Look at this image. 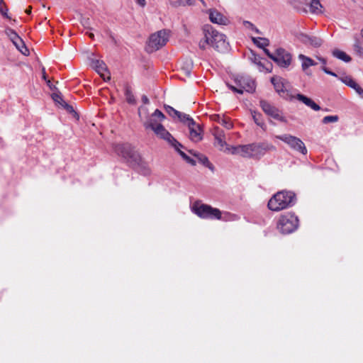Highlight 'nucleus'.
I'll return each instance as SVG.
<instances>
[{
    "instance_id": "nucleus-1",
    "label": "nucleus",
    "mask_w": 363,
    "mask_h": 363,
    "mask_svg": "<svg viewBox=\"0 0 363 363\" xmlns=\"http://www.w3.org/2000/svg\"><path fill=\"white\" fill-rule=\"evenodd\" d=\"M274 150H276L275 146L267 142L231 147V153L233 155L257 160L263 157L267 152Z\"/></svg>"
},
{
    "instance_id": "nucleus-2",
    "label": "nucleus",
    "mask_w": 363,
    "mask_h": 363,
    "mask_svg": "<svg viewBox=\"0 0 363 363\" xmlns=\"http://www.w3.org/2000/svg\"><path fill=\"white\" fill-rule=\"evenodd\" d=\"M296 195L292 191H281L275 194L268 202V208L273 211H279L293 206Z\"/></svg>"
},
{
    "instance_id": "nucleus-3",
    "label": "nucleus",
    "mask_w": 363,
    "mask_h": 363,
    "mask_svg": "<svg viewBox=\"0 0 363 363\" xmlns=\"http://www.w3.org/2000/svg\"><path fill=\"white\" fill-rule=\"evenodd\" d=\"M191 211L197 215L199 217L204 219H218L222 220V213L218 208H213L212 206L202 203L201 201H196L191 207ZM228 218H223L227 220L228 219H233L235 215L226 213Z\"/></svg>"
},
{
    "instance_id": "nucleus-4",
    "label": "nucleus",
    "mask_w": 363,
    "mask_h": 363,
    "mask_svg": "<svg viewBox=\"0 0 363 363\" xmlns=\"http://www.w3.org/2000/svg\"><path fill=\"white\" fill-rule=\"evenodd\" d=\"M139 116L146 130L150 129L152 131L162 125L165 116L159 110L156 109L151 115H147L145 108L139 109Z\"/></svg>"
},
{
    "instance_id": "nucleus-5",
    "label": "nucleus",
    "mask_w": 363,
    "mask_h": 363,
    "mask_svg": "<svg viewBox=\"0 0 363 363\" xmlns=\"http://www.w3.org/2000/svg\"><path fill=\"white\" fill-rule=\"evenodd\" d=\"M114 151L130 164H139L141 161L140 155L130 144H117L114 147Z\"/></svg>"
},
{
    "instance_id": "nucleus-6",
    "label": "nucleus",
    "mask_w": 363,
    "mask_h": 363,
    "mask_svg": "<svg viewBox=\"0 0 363 363\" xmlns=\"http://www.w3.org/2000/svg\"><path fill=\"white\" fill-rule=\"evenodd\" d=\"M236 86L228 84V87L234 92L242 94L244 91L252 93L255 91V82L248 76H238L235 78Z\"/></svg>"
},
{
    "instance_id": "nucleus-7",
    "label": "nucleus",
    "mask_w": 363,
    "mask_h": 363,
    "mask_svg": "<svg viewBox=\"0 0 363 363\" xmlns=\"http://www.w3.org/2000/svg\"><path fill=\"white\" fill-rule=\"evenodd\" d=\"M298 219L296 216L291 213L282 215L278 222L277 228L283 234H289L297 229Z\"/></svg>"
},
{
    "instance_id": "nucleus-8",
    "label": "nucleus",
    "mask_w": 363,
    "mask_h": 363,
    "mask_svg": "<svg viewBox=\"0 0 363 363\" xmlns=\"http://www.w3.org/2000/svg\"><path fill=\"white\" fill-rule=\"evenodd\" d=\"M169 34L166 30H160L152 34L147 42L146 50L148 52L158 50L168 41Z\"/></svg>"
},
{
    "instance_id": "nucleus-9",
    "label": "nucleus",
    "mask_w": 363,
    "mask_h": 363,
    "mask_svg": "<svg viewBox=\"0 0 363 363\" xmlns=\"http://www.w3.org/2000/svg\"><path fill=\"white\" fill-rule=\"evenodd\" d=\"M275 138L287 144L294 150L299 152L303 155H306L307 149L303 141L298 138L290 134L276 135Z\"/></svg>"
},
{
    "instance_id": "nucleus-10",
    "label": "nucleus",
    "mask_w": 363,
    "mask_h": 363,
    "mask_svg": "<svg viewBox=\"0 0 363 363\" xmlns=\"http://www.w3.org/2000/svg\"><path fill=\"white\" fill-rule=\"evenodd\" d=\"M211 46L218 52H226L229 48V43L226 40V36L213 28H211Z\"/></svg>"
},
{
    "instance_id": "nucleus-11",
    "label": "nucleus",
    "mask_w": 363,
    "mask_h": 363,
    "mask_svg": "<svg viewBox=\"0 0 363 363\" xmlns=\"http://www.w3.org/2000/svg\"><path fill=\"white\" fill-rule=\"evenodd\" d=\"M260 106L262 111L268 116H271L275 120H277L281 122H286V119L285 116L283 115L282 112L279 110L277 108L269 104L265 100H261L259 101Z\"/></svg>"
},
{
    "instance_id": "nucleus-12",
    "label": "nucleus",
    "mask_w": 363,
    "mask_h": 363,
    "mask_svg": "<svg viewBox=\"0 0 363 363\" xmlns=\"http://www.w3.org/2000/svg\"><path fill=\"white\" fill-rule=\"evenodd\" d=\"M280 67L287 68L291 63L292 55L284 48H278L275 51L273 60Z\"/></svg>"
},
{
    "instance_id": "nucleus-13",
    "label": "nucleus",
    "mask_w": 363,
    "mask_h": 363,
    "mask_svg": "<svg viewBox=\"0 0 363 363\" xmlns=\"http://www.w3.org/2000/svg\"><path fill=\"white\" fill-rule=\"evenodd\" d=\"M154 133L160 138L166 140L169 144L173 146L175 149H178V146H182V144L179 143L166 128L162 125H160L158 128L153 130Z\"/></svg>"
},
{
    "instance_id": "nucleus-14",
    "label": "nucleus",
    "mask_w": 363,
    "mask_h": 363,
    "mask_svg": "<svg viewBox=\"0 0 363 363\" xmlns=\"http://www.w3.org/2000/svg\"><path fill=\"white\" fill-rule=\"evenodd\" d=\"M213 135L215 138L214 144L220 150L231 152V147H228L225 142V136L223 130L216 127L214 128Z\"/></svg>"
},
{
    "instance_id": "nucleus-15",
    "label": "nucleus",
    "mask_w": 363,
    "mask_h": 363,
    "mask_svg": "<svg viewBox=\"0 0 363 363\" xmlns=\"http://www.w3.org/2000/svg\"><path fill=\"white\" fill-rule=\"evenodd\" d=\"M207 13L209 15V19L211 22L213 23L226 26L230 23V21L224 16L223 13L219 12L218 10L215 9H211L207 11Z\"/></svg>"
},
{
    "instance_id": "nucleus-16",
    "label": "nucleus",
    "mask_w": 363,
    "mask_h": 363,
    "mask_svg": "<svg viewBox=\"0 0 363 363\" xmlns=\"http://www.w3.org/2000/svg\"><path fill=\"white\" fill-rule=\"evenodd\" d=\"M299 40L308 46L319 48L323 44V40L316 36L308 35L306 34H300Z\"/></svg>"
},
{
    "instance_id": "nucleus-17",
    "label": "nucleus",
    "mask_w": 363,
    "mask_h": 363,
    "mask_svg": "<svg viewBox=\"0 0 363 363\" xmlns=\"http://www.w3.org/2000/svg\"><path fill=\"white\" fill-rule=\"evenodd\" d=\"M271 82L274 85V87L276 91L281 95L287 91V88L289 87V83L282 77H273L271 79Z\"/></svg>"
},
{
    "instance_id": "nucleus-18",
    "label": "nucleus",
    "mask_w": 363,
    "mask_h": 363,
    "mask_svg": "<svg viewBox=\"0 0 363 363\" xmlns=\"http://www.w3.org/2000/svg\"><path fill=\"white\" fill-rule=\"evenodd\" d=\"M189 129V138L194 142H199L202 139L201 128L194 121H191L188 125Z\"/></svg>"
},
{
    "instance_id": "nucleus-19",
    "label": "nucleus",
    "mask_w": 363,
    "mask_h": 363,
    "mask_svg": "<svg viewBox=\"0 0 363 363\" xmlns=\"http://www.w3.org/2000/svg\"><path fill=\"white\" fill-rule=\"evenodd\" d=\"M92 65L95 70L101 75V77L104 80H106V79H110V77L108 75V73H106V66L103 61L99 60H94L92 62Z\"/></svg>"
},
{
    "instance_id": "nucleus-20",
    "label": "nucleus",
    "mask_w": 363,
    "mask_h": 363,
    "mask_svg": "<svg viewBox=\"0 0 363 363\" xmlns=\"http://www.w3.org/2000/svg\"><path fill=\"white\" fill-rule=\"evenodd\" d=\"M211 28L204 29L203 34L204 36L202 39L200 40L199 43V47L200 49L204 50L206 49L208 45H211Z\"/></svg>"
},
{
    "instance_id": "nucleus-21",
    "label": "nucleus",
    "mask_w": 363,
    "mask_h": 363,
    "mask_svg": "<svg viewBox=\"0 0 363 363\" xmlns=\"http://www.w3.org/2000/svg\"><path fill=\"white\" fill-rule=\"evenodd\" d=\"M211 117L212 121L218 122L228 130L233 127V125L229 118H225L224 116L218 114L213 115Z\"/></svg>"
},
{
    "instance_id": "nucleus-22",
    "label": "nucleus",
    "mask_w": 363,
    "mask_h": 363,
    "mask_svg": "<svg viewBox=\"0 0 363 363\" xmlns=\"http://www.w3.org/2000/svg\"><path fill=\"white\" fill-rule=\"evenodd\" d=\"M251 115L256 125L260 127L263 130H266L267 125L264 121L262 115L260 113L252 110L251 111Z\"/></svg>"
},
{
    "instance_id": "nucleus-23",
    "label": "nucleus",
    "mask_w": 363,
    "mask_h": 363,
    "mask_svg": "<svg viewBox=\"0 0 363 363\" xmlns=\"http://www.w3.org/2000/svg\"><path fill=\"white\" fill-rule=\"evenodd\" d=\"M298 59L301 60V67L303 71H306L311 66L316 65V62H315L311 58L303 54H300L298 55Z\"/></svg>"
},
{
    "instance_id": "nucleus-24",
    "label": "nucleus",
    "mask_w": 363,
    "mask_h": 363,
    "mask_svg": "<svg viewBox=\"0 0 363 363\" xmlns=\"http://www.w3.org/2000/svg\"><path fill=\"white\" fill-rule=\"evenodd\" d=\"M310 11L313 14H321L323 13V6L319 0H311L309 4Z\"/></svg>"
},
{
    "instance_id": "nucleus-25",
    "label": "nucleus",
    "mask_w": 363,
    "mask_h": 363,
    "mask_svg": "<svg viewBox=\"0 0 363 363\" xmlns=\"http://www.w3.org/2000/svg\"><path fill=\"white\" fill-rule=\"evenodd\" d=\"M251 61L257 66L258 69L260 72H262L264 70L269 71L268 68L265 67V65L263 62L262 58H261L260 56L252 54V56L250 57Z\"/></svg>"
},
{
    "instance_id": "nucleus-26",
    "label": "nucleus",
    "mask_w": 363,
    "mask_h": 363,
    "mask_svg": "<svg viewBox=\"0 0 363 363\" xmlns=\"http://www.w3.org/2000/svg\"><path fill=\"white\" fill-rule=\"evenodd\" d=\"M332 53L335 57H336L340 60H342L345 62H349L351 61V57L342 50L335 49L333 51Z\"/></svg>"
},
{
    "instance_id": "nucleus-27",
    "label": "nucleus",
    "mask_w": 363,
    "mask_h": 363,
    "mask_svg": "<svg viewBox=\"0 0 363 363\" xmlns=\"http://www.w3.org/2000/svg\"><path fill=\"white\" fill-rule=\"evenodd\" d=\"M13 44L18 49V50H19L23 55H29V51H28V48H26L24 42L23 41V40L21 38H19V41H15Z\"/></svg>"
},
{
    "instance_id": "nucleus-28",
    "label": "nucleus",
    "mask_w": 363,
    "mask_h": 363,
    "mask_svg": "<svg viewBox=\"0 0 363 363\" xmlns=\"http://www.w3.org/2000/svg\"><path fill=\"white\" fill-rule=\"evenodd\" d=\"M252 42L259 48H264L268 46L269 44V41L268 39L264 38H252Z\"/></svg>"
},
{
    "instance_id": "nucleus-29",
    "label": "nucleus",
    "mask_w": 363,
    "mask_h": 363,
    "mask_svg": "<svg viewBox=\"0 0 363 363\" xmlns=\"http://www.w3.org/2000/svg\"><path fill=\"white\" fill-rule=\"evenodd\" d=\"M190 153L192 154L194 156H195L197 158L198 161L199 162H201L202 164H203L206 167H210L211 164L208 161V159L206 156H204L200 153L193 152L191 150L190 151Z\"/></svg>"
},
{
    "instance_id": "nucleus-30",
    "label": "nucleus",
    "mask_w": 363,
    "mask_h": 363,
    "mask_svg": "<svg viewBox=\"0 0 363 363\" xmlns=\"http://www.w3.org/2000/svg\"><path fill=\"white\" fill-rule=\"evenodd\" d=\"M193 67V62L191 60H186L182 66V69L186 76H190Z\"/></svg>"
},
{
    "instance_id": "nucleus-31",
    "label": "nucleus",
    "mask_w": 363,
    "mask_h": 363,
    "mask_svg": "<svg viewBox=\"0 0 363 363\" xmlns=\"http://www.w3.org/2000/svg\"><path fill=\"white\" fill-rule=\"evenodd\" d=\"M5 33L13 43L15 41H19V38L21 37L16 33V32L14 30L8 28L5 30Z\"/></svg>"
},
{
    "instance_id": "nucleus-32",
    "label": "nucleus",
    "mask_w": 363,
    "mask_h": 363,
    "mask_svg": "<svg viewBox=\"0 0 363 363\" xmlns=\"http://www.w3.org/2000/svg\"><path fill=\"white\" fill-rule=\"evenodd\" d=\"M339 79L352 89L355 88V85L357 84V82L349 76L340 77Z\"/></svg>"
},
{
    "instance_id": "nucleus-33",
    "label": "nucleus",
    "mask_w": 363,
    "mask_h": 363,
    "mask_svg": "<svg viewBox=\"0 0 363 363\" xmlns=\"http://www.w3.org/2000/svg\"><path fill=\"white\" fill-rule=\"evenodd\" d=\"M242 25L246 30H252L257 34L260 33L259 30L250 21H243Z\"/></svg>"
},
{
    "instance_id": "nucleus-34",
    "label": "nucleus",
    "mask_w": 363,
    "mask_h": 363,
    "mask_svg": "<svg viewBox=\"0 0 363 363\" xmlns=\"http://www.w3.org/2000/svg\"><path fill=\"white\" fill-rule=\"evenodd\" d=\"M177 117L180 121L183 122L187 125H189V124L191 123V121H194L193 118H191L189 115L182 113L181 112L179 113Z\"/></svg>"
},
{
    "instance_id": "nucleus-35",
    "label": "nucleus",
    "mask_w": 363,
    "mask_h": 363,
    "mask_svg": "<svg viewBox=\"0 0 363 363\" xmlns=\"http://www.w3.org/2000/svg\"><path fill=\"white\" fill-rule=\"evenodd\" d=\"M294 97L296 99H298V101H301L303 104H304L307 106H308V105H310L309 104L311 103V101L312 100L311 99H310L303 94H296Z\"/></svg>"
},
{
    "instance_id": "nucleus-36",
    "label": "nucleus",
    "mask_w": 363,
    "mask_h": 363,
    "mask_svg": "<svg viewBox=\"0 0 363 363\" xmlns=\"http://www.w3.org/2000/svg\"><path fill=\"white\" fill-rule=\"evenodd\" d=\"M338 120H339V117L336 115L335 116H327L323 118L322 122L324 124H327L329 123H336L338 121Z\"/></svg>"
},
{
    "instance_id": "nucleus-37",
    "label": "nucleus",
    "mask_w": 363,
    "mask_h": 363,
    "mask_svg": "<svg viewBox=\"0 0 363 363\" xmlns=\"http://www.w3.org/2000/svg\"><path fill=\"white\" fill-rule=\"evenodd\" d=\"M141 162L142 161H140L139 164H137L138 165H139L140 167L141 173L144 175L150 174V168L147 167V165L146 164L142 163ZM133 164L135 165L136 164Z\"/></svg>"
},
{
    "instance_id": "nucleus-38",
    "label": "nucleus",
    "mask_w": 363,
    "mask_h": 363,
    "mask_svg": "<svg viewBox=\"0 0 363 363\" xmlns=\"http://www.w3.org/2000/svg\"><path fill=\"white\" fill-rule=\"evenodd\" d=\"M291 4L294 6V9H296V10H298L299 11H303L305 13L307 12V10L306 9L301 7V3L299 1H297L295 0L291 1Z\"/></svg>"
},
{
    "instance_id": "nucleus-39",
    "label": "nucleus",
    "mask_w": 363,
    "mask_h": 363,
    "mask_svg": "<svg viewBox=\"0 0 363 363\" xmlns=\"http://www.w3.org/2000/svg\"><path fill=\"white\" fill-rule=\"evenodd\" d=\"M126 100L129 104H134L135 102V97L130 90L127 89L125 90Z\"/></svg>"
},
{
    "instance_id": "nucleus-40",
    "label": "nucleus",
    "mask_w": 363,
    "mask_h": 363,
    "mask_svg": "<svg viewBox=\"0 0 363 363\" xmlns=\"http://www.w3.org/2000/svg\"><path fill=\"white\" fill-rule=\"evenodd\" d=\"M164 108L167 113L172 117L177 116L179 113V111L175 110L174 108L169 106H166Z\"/></svg>"
},
{
    "instance_id": "nucleus-41",
    "label": "nucleus",
    "mask_w": 363,
    "mask_h": 363,
    "mask_svg": "<svg viewBox=\"0 0 363 363\" xmlns=\"http://www.w3.org/2000/svg\"><path fill=\"white\" fill-rule=\"evenodd\" d=\"M4 0H0V13L6 18H9L8 9L4 6Z\"/></svg>"
},
{
    "instance_id": "nucleus-42",
    "label": "nucleus",
    "mask_w": 363,
    "mask_h": 363,
    "mask_svg": "<svg viewBox=\"0 0 363 363\" xmlns=\"http://www.w3.org/2000/svg\"><path fill=\"white\" fill-rule=\"evenodd\" d=\"M175 4L176 6H191L194 4V0H178Z\"/></svg>"
},
{
    "instance_id": "nucleus-43",
    "label": "nucleus",
    "mask_w": 363,
    "mask_h": 363,
    "mask_svg": "<svg viewBox=\"0 0 363 363\" xmlns=\"http://www.w3.org/2000/svg\"><path fill=\"white\" fill-rule=\"evenodd\" d=\"M355 43L354 45V50L359 55H363V48L360 46L358 39L355 37Z\"/></svg>"
},
{
    "instance_id": "nucleus-44",
    "label": "nucleus",
    "mask_w": 363,
    "mask_h": 363,
    "mask_svg": "<svg viewBox=\"0 0 363 363\" xmlns=\"http://www.w3.org/2000/svg\"><path fill=\"white\" fill-rule=\"evenodd\" d=\"M52 99L60 104L62 105V102L64 101L61 94L60 93H53L52 95Z\"/></svg>"
},
{
    "instance_id": "nucleus-45",
    "label": "nucleus",
    "mask_w": 363,
    "mask_h": 363,
    "mask_svg": "<svg viewBox=\"0 0 363 363\" xmlns=\"http://www.w3.org/2000/svg\"><path fill=\"white\" fill-rule=\"evenodd\" d=\"M353 89L362 99H363V89H362V87L357 83L355 85V88H353Z\"/></svg>"
},
{
    "instance_id": "nucleus-46",
    "label": "nucleus",
    "mask_w": 363,
    "mask_h": 363,
    "mask_svg": "<svg viewBox=\"0 0 363 363\" xmlns=\"http://www.w3.org/2000/svg\"><path fill=\"white\" fill-rule=\"evenodd\" d=\"M353 89L362 99H363V89H362V87L357 83L355 85V88H353Z\"/></svg>"
},
{
    "instance_id": "nucleus-47",
    "label": "nucleus",
    "mask_w": 363,
    "mask_h": 363,
    "mask_svg": "<svg viewBox=\"0 0 363 363\" xmlns=\"http://www.w3.org/2000/svg\"><path fill=\"white\" fill-rule=\"evenodd\" d=\"M180 147H182V146H178V149H175L178 152L179 154L181 155V157L184 160H189V157L183 151H182L180 150Z\"/></svg>"
},
{
    "instance_id": "nucleus-48",
    "label": "nucleus",
    "mask_w": 363,
    "mask_h": 363,
    "mask_svg": "<svg viewBox=\"0 0 363 363\" xmlns=\"http://www.w3.org/2000/svg\"><path fill=\"white\" fill-rule=\"evenodd\" d=\"M62 106L69 113L74 112V108L72 106L69 105L65 101L62 104Z\"/></svg>"
},
{
    "instance_id": "nucleus-49",
    "label": "nucleus",
    "mask_w": 363,
    "mask_h": 363,
    "mask_svg": "<svg viewBox=\"0 0 363 363\" xmlns=\"http://www.w3.org/2000/svg\"><path fill=\"white\" fill-rule=\"evenodd\" d=\"M309 104L310 105H308V107H310L313 110L316 111L320 110V106L315 103L313 100L311 101V103Z\"/></svg>"
},
{
    "instance_id": "nucleus-50",
    "label": "nucleus",
    "mask_w": 363,
    "mask_h": 363,
    "mask_svg": "<svg viewBox=\"0 0 363 363\" xmlns=\"http://www.w3.org/2000/svg\"><path fill=\"white\" fill-rule=\"evenodd\" d=\"M321 69L327 74H329V75H331V76H333V77H337V75L335 72L329 70L325 66H323L321 67Z\"/></svg>"
},
{
    "instance_id": "nucleus-51",
    "label": "nucleus",
    "mask_w": 363,
    "mask_h": 363,
    "mask_svg": "<svg viewBox=\"0 0 363 363\" xmlns=\"http://www.w3.org/2000/svg\"><path fill=\"white\" fill-rule=\"evenodd\" d=\"M264 52H265V54L270 58L272 59V60H274V55H275V52L274 53H272L269 52V50L266 49L265 48H264Z\"/></svg>"
},
{
    "instance_id": "nucleus-52",
    "label": "nucleus",
    "mask_w": 363,
    "mask_h": 363,
    "mask_svg": "<svg viewBox=\"0 0 363 363\" xmlns=\"http://www.w3.org/2000/svg\"><path fill=\"white\" fill-rule=\"evenodd\" d=\"M82 25L84 26V27L85 28L91 30V28L89 27V20L88 19L83 20Z\"/></svg>"
},
{
    "instance_id": "nucleus-53",
    "label": "nucleus",
    "mask_w": 363,
    "mask_h": 363,
    "mask_svg": "<svg viewBox=\"0 0 363 363\" xmlns=\"http://www.w3.org/2000/svg\"><path fill=\"white\" fill-rule=\"evenodd\" d=\"M135 2L140 5V6L142 7H144L145 5H146V1L145 0H135Z\"/></svg>"
},
{
    "instance_id": "nucleus-54",
    "label": "nucleus",
    "mask_w": 363,
    "mask_h": 363,
    "mask_svg": "<svg viewBox=\"0 0 363 363\" xmlns=\"http://www.w3.org/2000/svg\"><path fill=\"white\" fill-rule=\"evenodd\" d=\"M318 60L323 65V66H325L326 65V60L323 57H318Z\"/></svg>"
},
{
    "instance_id": "nucleus-55",
    "label": "nucleus",
    "mask_w": 363,
    "mask_h": 363,
    "mask_svg": "<svg viewBox=\"0 0 363 363\" xmlns=\"http://www.w3.org/2000/svg\"><path fill=\"white\" fill-rule=\"evenodd\" d=\"M186 162L191 164V165L196 164V161L194 160L191 159L190 157H189V160H186Z\"/></svg>"
},
{
    "instance_id": "nucleus-56",
    "label": "nucleus",
    "mask_w": 363,
    "mask_h": 363,
    "mask_svg": "<svg viewBox=\"0 0 363 363\" xmlns=\"http://www.w3.org/2000/svg\"><path fill=\"white\" fill-rule=\"evenodd\" d=\"M186 162L191 164V165L196 164V161L194 160L191 159L190 157H189V160H186Z\"/></svg>"
},
{
    "instance_id": "nucleus-57",
    "label": "nucleus",
    "mask_w": 363,
    "mask_h": 363,
    "mask_svg": "<svg viewBox=\"0 0 363 363\" xmlns=\"http://www.w3.org/2000/svg\"><path fill=\"white\" fill-rule=\"evenodd\" d=\"M142 100H143V102L144 104H148L149 103V99H148V98L146 96H143V98H142Z\"/></svg>"
},
{
    "instance_id": "nucleus-58",
    "label": "nucleus",
    "mask_w": 363,
    "mask_h": 363,
    "mask_svg": "<svg viewBox=\"0 0 363 363\" xmlns=\"http://www.w3.org/2000/svg\"><path fill=\"white\" fill-rule=\"evenodd\" d=\"M86 35H89V37L90 38H91V39H93V38H94V33H91V32L86 31Z\"/></svg>"
},
{
    "instance_id": "nucleus-59",
    "label": "nucleus",
    "mask_w": 363,
    "mask_h": 363,
    "mask_svg": "<svg viewBox=\"0 0 363 363\" xmlns=\"http://www.w3.org/2000/svg\"><path fill=\"white\" fill-rule=\"evenodd\" d=\"M43 78L45 81H47V76H46V74H45V69L43 68Z\"/></svg>"
},
{
    "instance_id": "nucleus-60",
    "label": "nucleus",
    "mask_w": 363,
    "mask_h": 363,
    "mask_svg": "<svg viewBox=\"0 0 363 363\" xmlns=\"http://www.w3.org/2000/svg\"><path fill=\"white\" fill-rule=\"evenodd\" d=\"M45 82H46L48 86H50V88H52V84H51L50 80L47 79V81H45Z\"/></svg>"
},
{
    "instance_id": "nucleus-61",
    "label": "nucleus",
    "mask_w": 363,
    "mask_h": 363,
    "mask_svg": "<svg viewBox=\"0 0 363 363\" xmlns=\"http://www.w3.org/2000/svg\"><path fill=\"white\" fill-rule=\"evenodd\" d=\"M26 13H28V14H30L31 13V8L29 7L28 9H27L26 10Z\"/></svg>"
},
{
    "instance_id": "nucleus-62",
    "label": "nucleus",
    "mask_w": 363,
    "mask_h": 363,
    "mask_svg": "<svg viewBox=\"0 0 363 363\" xmlns=\"http://www.w3.org/2000/svg\"><path fill=\"white\" fill-rule=\"evenodd\" d=\"M199 1L202 3V4H203L204 6H206V2H205L203 0H199Z\"/></svg>"
},
{
    "instance_id": "nucleus-63",
    "label": "nucleus",
    "mask_w": 363,
    "mask_h": 363,
    "mask_svg": "<svg viewBox=\"0 0 363 363\" xmlns=\"http://www.w3.org/2000/svg\"><path fill=\"white\" fill-rule=\"evenodd\" d=\"M360 34H361L362 38H363V28L361 30V33Z\"/></svg>"
}]
</instances>
